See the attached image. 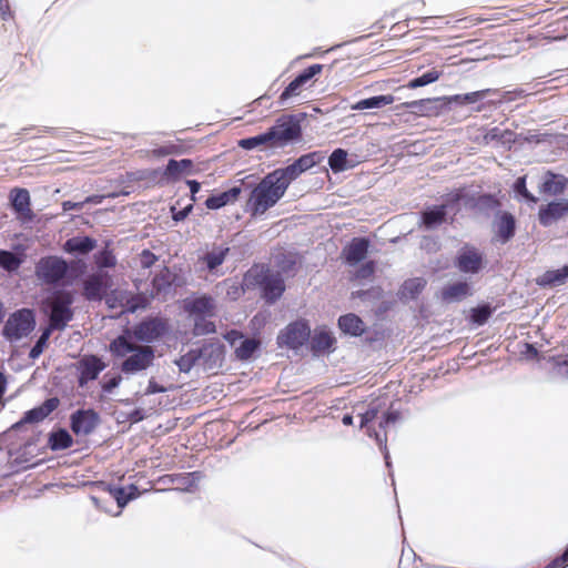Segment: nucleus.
<instances>
[{"instance_id": "obj_33", "label": "nucleus", "mask_w": 568, "mask_h": 568, "mask_svg": "<svg viewBox=\"0 0 568 568\" xmlns=\"http://www.w3.org/2000/svg\"><path fill=\"white\" fill-rule=\"evenodd\" d=\"M261 339L255 337L243 336L239 346L235 347V357L241 362H247L252 359L261 351Z\"/></svg>"}, {"instance_id": "obj_53", "label": "nucleus", "mask_w": 568, "mask_h": 568, "mask_svg": "<svg viewBox=\"0 0 568 568\" xmlns=\"http://www.w3.org/2000/svg\"><path fill=\"white\" fill-rule=\"evenodd\" d=\"M94 262L99 268H111L116 264V258L113 252L109 247L100 250L94 255Z\"/></svg>"}, {"instance_id": "obj_37", "label": "nucleus", "mask_w": 568, "mask_h": 568, "mask_svg": "<svg viewBox=\"0 0 568 568\" xmlns=\"http://www.w3.org/2000/svg\"><path fill=\"white\" fill-rule=\"evenodd\" d=\"M528 93L521 89V88H516L514 90H509V91H500L499 90V93H495L494 95H498V100H488L486 103H479L477 104L475 108H474V111L476 112H481L483 110H485L486 105H494V106H497L499 104H503L505 102H511V101H515V100H518V99H521L524 97H526Z\"/></svg>"}, {"instance_id": "obj_39", "label": "nucleus", "mask_w": 568, "mask_h": 568, "mask_svg": "<svg viewBox=\"0 0 568 568\" xmlns=\"http://www.w3.org/2000/svg\"><path fill=\"white\" fill-rule=\"evenodd\" d=\"M328 165L334 173H341L347 169L354 168V163L348 161V153L342 148L335 149L328 156Z\"/></svg>"}, {"instance_id": "obj_23", "label": "nucleus", "mask_w": 568, "mask_h": 568, "mask_svg": "<svg viewBox=\"0 0 568 568\" xmlns=\"http://www.w3.org/2000/svg\"><path fill=\"white\" fill-rule=\"evenodd\" d=\"M193 166L194 163L191 159H170L163 172L154 170L152 172V178H155L158 174H162V178L165 179L166 182H174L179 180L182 174H193L195 172Z\"/></svg>"}, {"instance_id": "obj_22", "label": "nucleus", "mask_w": 568, "mask_h": 568, "mask_svg": "<svg viewBox=\"0 0 568 568\" xmlns=\"http://www.w3.org/2000/svg\"><path fill=\"white\" fill-rule=\"evenodd\" d=\"M568 214V200H555L539 207V223L547 227Z\"/></svg>"}, {"instance_id": "obj_48", "label": "nucleus", "mask_w": 568, "mask_h": 568, "mask_svg": "<svg viewBox=\"0 0 568 568\" xmlns=\"http://www.w3.org/2000/svg\"><path fill=\"white\" fill-rule=\"evenodd\" d=\"M54 328H51L49 325H47L44 328H42L41 334L37 342L33 344L29 352V357L31 359H37L40 357V355L43 353L44 348L48 345L49 338L51 334L54 332Z\"/></svg>"}, {"instance_id": "obj_38", "label": "nucleus", "mask_w": 568, "mask_h": 568, "mask_svg": "<svg viewBox=\"0 0 568 568\" xmlns=\"http://www.w3.org/2000/svg\"><path fill=\"white\" fill-rule=\"evenodd\" d=\"M395 101L392 94H381L362 99L352 105V110L362 111L368 109H382Z\"/></svg>"}, {"instance_id": "obj_13", "label": "nucleus", "mask_w": 568, "mask_h": 568, "mask_svg": "<svg viewBox=\"0 0 568 568\" xmlns=\"http://www.w3.org/2000/svg\"><path fill=\"white\" fill-rule=\"evenodd\" d=\"M336 337L332 331L325 326H316L314 331L311 329V338L307 343L313 356L318 357L324 354H331L336 348Z\"/></svg>"}, {"instance_id": "obj_46", "label": "nucleus", "mask_w": 568, "mask_h": 568, "mask_svg": "<svg viewBox=\"0 0 568 568\" xmlns=\"http://www.w3.org/2000/svg\"><path fill=\"white\" fill-rule=\"evenodd\" d=\"M200 363V354L196 348L189 349L184 355H181L174 361L181 373H189L195 365Z\"/></svg>"}, {"instance_id": "obj_57", "label": "nucleus", "mask_w": 568, "mask_h": 568, "mask_svg": "<svg viewBox=\"0 0 568 568\" xmlns=\"http://www.w3.org/2000/svg\"><path fill=\"white\" fill-rule=\"evenodd\" d=\"M149 300L143 294H136L126 300L125 312L135 313L138 310L146 308L149 306Z\"/></svg>"}, {"instance_id": "obj_16", "label": "nucleus", "mask_w": 568, "mask_h": 568, "mask_svg": "<svg viewBox=\"0 0 568 568\" xmlns=\"http://www.w3.org/2000/svg\"><path fill=\"white\" fill-rule=\"evenodd\" d=\"M183 308L190 317L215 316L216 301L210 294L203 293L201 295L186 297L183 301Z\"/></svg>"}, {"instance_id": "obj_9", "label": "nucleus", "mask_w": 568, "mask_h": 568, "mask_svg": "<svg viewBox=\"0 0 568 568\" xmlns=\"http://www.w3.org/2000/svg\"><path fill=\"white\" fill-rule=\"evenodd\" d=\"M311 338V325L305 318H297L283 327L276 336L278 348H287L297 352L307 345Z\"/></svg>"}, {"instance_id": "obj_51", "label": "nucleus", "mask_w": 568, "mask_h": 568, "mask_svg": "<svg viewBox=\"0 0 568 568\" xmlns=\"http://www.w3.org/2000/svg\"><path fill=\"white\" fill-rule=\"evenodd\" d=\"M439 77H440V72L432 69V70L426 71L422 75H418V77L409 80L408 83L406 84V88H408V89L422 88V87H425V85L436 82L439 79Z\"/></svg>"}, {"instance_id": "obj_60", "label": "nucleus", "mask_w": 568, "mask_h": 568, "mask_svg": "<svg viewBox=\"0 0 568 568\" xmlns=\"http://www.w3.org/2000/svg\"><path fill=\"white\" fill-rule=\"evenodd\" d=\"M514 191L517 195L523 196L527 202H537V197L532 195L526 187V178L520 176L514 184Z\"/></svg>"}, {"instance_id": "obj_42", "label": "nucleus", "mask_w": 568, "mask_h": 568, "mask_svg": "<svg viewBox=\"0 0 568 568\" xmlns=\"http://www.w3.org/2000/svg\"><path fill=\"white\" fill-rule=\"evenodd\" d=\"M426 282L422 277L406 280L400 287V295L410 300H416L425 288Z\"/></svg>"}, {"instance_id": "obj_58", "label": "nucleus", "mask_w": 568, "mask_h": 568, "mask_svg": "<svg viewBox=\"0 0 568 568\" xmlns=\"http://www.w3.org/2000/svg\"><path fill=\"white\" fill-rule=\"evenodd\" d=\"M22 429H13V424L0 434V449L12 448L18 445L16 436Z\"/></svg>"}, {"instance_id": "obj_17", "label": "nucleus", "mask_w": 568, "mask_h": 568, "mask_svg": "<svg viewBox=\"0 0 568 568\" xmlns=\"http://www.w3.org/2000/svg\"><path fill=\"white\" fill-rule=\"evenodd\" d=\"M10 206L17 217L22 222H30L34 217L31 210L30 193L27 189L14 187L9 194Z\"/></svg>"}, {"instance_id": "obj_18", "label": "nucleus", "mask_w": 568, "mask_h": 568, "mask_svg": "<svg viewBox=\"0 0 568 568\" xmlns=\"http://www.w3.org/2000/svg\"><path fill=\"white\" fill-rule=\"evenodd\" d=\"M371 246V241L366 236L353 237L342 251L344 262L349 266H356L363 262Z\"/></svg>"}, {"instance_id": "obj_36", "label": "nucleus", "mask_w": 568, "mask_h": 568, "mask_svg": "<svg viewBox=\"0 0 568 568\" xmlns=\"http://www.w3.org/2000/svg\"><path fill=\"white\" fill-rule=\"evenodd\" d=\"M273 178H277V182L280 185H283L285 187V191L288 189L290 184L295 181L301 174L304 172L302 171L301 166L298 165L297 161L294 160L293 163L288 164L285 168L276 169L272 172H270Z\"/></svg>"}, {"instance_id": "obj_15", "label": "nucleus", "mask_w": 568, "mask_h": 568, "mask_svg": "<svg viewBox=\"0 0 568 568\" xmlns=\"http://www.w3.org/2000/svg\"><path fill=\"white\" fill-rule=\"evenodd\" d=\"M60 405L57 396L47 398L42 404L23 413L22 417L13 424V429H23L28 424H38L44 420Z\"/></svg>"}, {"instance_id": "obj_10", "label": "nucleus", "mask_w": 568, "mask_h": 568, "mask_svg": "<svg viewBox=\"0 0 568 568\" xmlns=\"http://www.w3.org/2000/svg\"><path fill=\"white\" fill-rule=\"evenodd\" d=\"M454 266L463 274L477 275L486 266L485 254L471 244H464L454 257Z\"/></svg>"}, {"instance_id": "obj_45", "label": "nucleus", "mask_w": 568, "mask_h": 568, "mask_svg": "<svg viewBox=\"0 0 568 568\" xmlns=\"http://www.w3.org/2000/svg\"><path fill=\"white\" fill-rule=\"evenodd\" d=\"M326 158V152L317 150L301 155L296 159L298 165L303 172L311 170L312 168L321 164Z\"/></svg>"}, {"instance_id": "obj_3", "label": "nucleus", "mask_w": 568, "mask_h": 568, "mask_svg": "<svg viewBox=\"0 0 568 568\" xmlns=\"http://www.w3.org/2000/svg\"><path fill=\"white\" fill-rule=\"evenodd\" d=\"M277 178H273L267 173L258 184H256L248 196L246 202V211L252 216L264 214L267 210L273 207L285 194V187L280 185Z\"/></svg>"}, {"instance_id": "obj_35", "label": "nucleus", "mask_w": 568, "mask_h": 568, "mask_svg": "<svg viewBox=\"0 0 568 568\" xmlns=\"http://www.w3.org/2000/svg\"><path fill=\"white\" fill-rule=\"evenodd\" d=\"M501 203L496 195L490 193H484L474 199L471 207L480 214L489 216L491 212L495 214L500 210Z\"/></svg>"}, {"instance_id": "obj_47", "label": "nucleus", "mask_w": 568, "mask_h": 568, "mask_svg": "<svg viewBox=\"0 0 568 568\" xmlns=\"http://www.w3.org/2000/svg\"><path fill=\"white\" fill-rule=\"evenodd\" d=\"M463 196L462 191L448 193L445 196L444 202L439 204L444 207V212L447 216L452 213L450 222L454 221L455 215L460 211V201Z\"/></svg>"}, {"instance_id": "obj_52", "label": "nucleus", "mask_w": 568, "mask_h": 568, "mask_svg": "<svg viewBox=\"0 0 568 568\" xmlns=\"http://www.w3.org/2000/svg\"><path fill=\"white\" fill-rule=\"evenodd\" d=\"M366 429V434L374 438L376 444L378 445L381 452L383 453V456H384V459H385V465L387 468H390L392 467V463H390V456H389V452L387 449V445H386V442H387V436L386 434H384L383 436L381 435L379 432H377L375 428L373 427H364Z\"/></svg>"}, {"instance_id": "obj_50", "label": "nucleus", "mask_w": 568, "mask_h": 568, "mask_svg": "<svg viewBox=\"0 0 568 568\" xmlns=\"http://www.w3.org/2000/svg\"><path fill=\"white\" fill-rule=\"evenodd\" d=\"M172 286L171 274L168 268L160 272L152 278V288L155 295L168 293Z\"/></svg>"}, {"instance_id": "obj_7", "label": "nucleus", "mask_w": 568, "mask_h": 568, "mask_svg": "<svg viewBox=\"0 0 568 568\" xmlns=\"http://www.w3.org/2000/svg\"><path fill=\"white\" fill-rule=\"evenodd\" d=\"M246 277L253 278V284L258 286L261 297L267 305H273L285 292L283 276L280 273L272 272L266 265L250 270Z\"/></svg>"}, {"instance_id": "obj_26", "label": "nucleus", "mask_w": 568, "mask_h": 568, "mask_svg": "<svg viewBox=\"0 0 568 568\" xmlns=\"http://www.w3.org/2000/svg\"><path fill=\"white\" fill-rule=\"evenodd\" d=\"M241 193L242 186L234 185L226 191L209 195L204 202V205L209 210H220L226 205L234 204L239 200Z\"/></svg>"}, {"instance_id": "obj_41", "label": "nucleus", "mask_w": 568, "mask_h": 568, "mask_svg": "<svg viewBox=\"0 0 568 568\" xmlns=\"http://www.w3.org/2000/svg\"><path fill=\"white\" fill-rule=\"evenodd\" d=\"M514 135H515V133L509 129L500 130L499 128L494 126V128L487 130V132L484 134L483 139L486 144H489L491 142L506 144V143H513L515 141Z\"/></svg>"}, {"instance_id": "obj_64", "label": "nucleus", "mask_w": 568, "mask_h": 568, "mask_svg": "<svg viewBox=\"0 0 568 568\" xmlns=\"http://www.w3.org/2000/svg\"><path fill=\"white\" fill-rule=\"evenodd\" d=\"M568 566V546L561 555L554 558L544 568H566Z\"/></svg>"}, {"instance_id": "obj_54", "label": "nucleus", "mask_w": 568, "mask_h": 568, "mask_svg": "<svg viewBox=\"0 0 568 568\" xmlns=\"http://www.w3.org/2000/svg\"><path fill=\"white\" fill-rule=\"evenodd\" d=\"M304 85L302 78L296 75L282 91L280 95V103L284 104L288 99L297 95Z\"/></svg>"}, {"instance_id": "obj_63", "label": "nucleus", "mask_w": 568, "mask_h": 568, "mask_svg": "<svg viewBox=\"0 0 568 568\" xmlns=\"http://www.w3.org/2000/svg\"><path fill=\"white\" fill-rule=\"evenodd\" d=\"M122 382V376L116 374L105 379L101 384L103 393L111 394Z\"/></svg>"}, {"instance_id": "obj_55", "label": "nucleus", "mask_w": 568, "mask_h": 568, "mask_svg": "<svg viewBox=\"0 0 568 568\" xmlns=\"http://www.w3.org/2000/svg\"><path fill=\"white\" fill-rule=\"evenodd\" d=\"M108 491L116 501L119 508L123 509L130 503V497L126 494L125 486L108 485Z\"/></svg>"}, {"instance_id": "obj_25", "label": "nucleus", "mask_w": 568, "mask_h": 568, "mask_svg": "<svg viewBox=\"0 0 568 568\" xmlns=\"http://www.w3.org/2000/svg\"><path fill=\"white\" fill-rule=\"evenodd\" d=\"M473 286L467 281H456L445 285L440 291V297L445 303H456L473 295Z\"/></svg>"}, {"instance_id": "obj_43", "label": "nucleus", "mask_w": 568, "mask_h": 568, "mask_svg": "<svg viewBox=\"0 0 568 568\" xmlns=\"http://www.w3.org/2000/svg\"><path fill=\"white\" fill-rule=\"evenodd\" d=\"M229 247H214L203 256L206 268L212 272L223 264L229 253Z\"/></svg>"}, {"instance_id": "obj_6", "label": "nucleus", "mask_w": 568, "mask_h": 568, "mask_svg": "<svg viewBox=\"0 0 568 568\" xmlns=\"http://www.w3.org/2000/svg\"><path fill=\"white\" fill-rule=\"evenodd\" d=\"M73 295L68 291H59L44 302V312L49 318V326L57 331H63L73 318Z\"/></svg>"}, {"instance_id": "obj_20", "label": "nucleus", "mask_w": 568, "mask_h": 568, "mask_svg": "<svg viewBox=\"0 0 568 568\" xmlns=\"http://www.w3.org/2000/svg\"><path fill=\"white\" fill-rule=\"evenodd\" d=\"M111 285L112 281L108 273L93 274L84 282L83 295L88 301H101Z\"/></svg>"}, {"instance_id": "obj_30", "label": "nucleus", "mask_w": 568, "mask_h": 568, "mask_svg": "<svg viewBox=\"0 0 568 568\" xmlns=\"http://www.w3.org/2000/svg\"><path fill=\"white\" fill-rule=\"evenodd\" d=\"M337 326L344 334L353 337L362 336L366 331L363 320L354 313L341 315L337 320Z\"/></svg>"}, {"instance_id": "obj_61", "label": "nucleus", "mask_w": 568, "mask_h": 568, "mask_svg": "<svg viewBox=\"0 0 568 568\" xmlns=\"http://www.w3.org/2000/svg\"><path fill=\"white\" fill-rule=\"evenodd\" d=\"M324 65L320 63L312 64L305 68L302 72L297 74L298 78H302L303 83L306 84L314 77L320 74L323 71Z\"/></svg>"}, {"instance_id": "obj_62", "label": "nucleus", "mask_w": 568, "mask_h": 568, "mask_svg": "<svg viewBox=\"0 0 568 568\" xmlns=\"http://www.w3.org/2000/svg\"><path fill=\"white\" fill-rule=\"evenodd\" d=\"M379 409L376 406L369 405L365 413L361 414L359 428L367 427L378 416Z\"/></svg>"}, {"instance_id": "obj_56", "label": "nucleus", "mask_w": 568, "mask_h": 568, "mask_svg": "<svg viewBox=\"0 0 568 568\" xmlns=\"http://www.w3.org/2000/svg\"><path fill=\"white\" fill-rule=\"evenodd\" d=\"M495 93H499L498 89H484L474 92L464 93V103L466 104H477L481 102L489 95Z\"/></svg>"}, {"instance_id": "obj_32", "label": "nucleus", "mask_w": 568, "mask_h": 568, "mask_svg": "<svg viewBox=\"0 0 568 568\" xmlns=\"http://www.w3.org/2000/svg\"><path fill=\"white\" fill-rule=\"evenodd\" d=\"M300 256L295 252H281L275 255L274 263L277 267V272L281 275H295L297 272V265L300 264Z\"/></svg>"}, {"instance_id": "obj_2", "label": "nucleus", "mask_w": 568, "mask_h": 568, "mask_svg": "<svg viewBox=\"0 0 568 568\" xmlns=\"http://www.w3.org/2000/svg\"><path fill=\"white\" fill-rule=\"evenodd\" d=\"M114 358H123L120 371L124 375H135L151 367L155 359V348L151 345L136 346L126 336L118 335L108 346Z\"/></svg>"}, {"instance_id": "obj_31", "label": "nucleus", "mask_w": 568, "mask_h": 568, "mask_svg": "<svg viewBox=\"0 0 568 568\" xmlns=\"http://www.w3.org/2000/svg\"><path fill=\"white\" fill-rule=\"evenodd\" d=\"M568 281V264L557 270H548L536 278L539 287H556L564 285Z\"/></svg>"}, {"instance_id": "obj_34", "label": "nucleus", "mask_w": 568, "mask_h": 568, "mask_svg": "<svg viewBox=\"0 0 568 568\" xmlns=\"http://www.w3.org/2000/svg\"><path fill=\"white\" fill-rule=\"evenodd\" d=\"M72 445L73 438L63 427L52 429L48 435V447L53 452L68 449Z\"/></svg>"}, {"instance_id": "obj_12", "label": "nucleus", "mask_w": 568, "mask_h": 568, "mask_svg": "<svg viewBox=\"0 0 568 568\" xmlns=\"http://www.w3.org/2000/svg\"><path fill=\"white\" fill-rule=\"evenodd\" d=\"M101 418L93 408H79L70 415V429L75 436H88L100 425Z\"/></svg>"}, {"instance_id": "obj_4", "label": "nucleus", "mask_w": 568, "mask_h": 568, "mask_svg": "<svg viewBox=\"0 0 568 568\" xmlns=\"http://www.w3.org/2000/svg\"><path fill=\"white\" fill-rule=\"evenodd\" d=\"M34 274L41 283L52 286L69 284L77 277L74 266L58 255L40 257L36 263Z\"/></svg>"}, {"instance_id": "obj_21", "label": "nucleus", "mask_w": 568, "mask_h": 568, "mask_svg": "<svg viewBox=\"0 0 568 568\" xmlns=\"http://www.w3.org/2000/svg\"><path fill=\"white\" fill-rule=\"evenodd\" d=\"M440 97L414 100L403 103V108L419 116H438L444 113Z\"/></svg>"}, {"instance_id": "obj_19", "label": "nucleus", "mask_w": 568, "mask_h": 568, "mask_svg": "<svg viewBox=\"0 0 568 568\" xmlns=\"http://www.w3.org/2000/svg\"><path fill=\"white\" fill-rule=\"evenodd\" d=\"M105 368V364L98 355L83 357L79 362L78 385L84 387L88 383L95 381Z\"/></svg>"}, {"instance_id": "obj_8", "label": "nucleus", "mask_w": 568, "mask_h": 568, "mask_svg": "<svg viewBox=\"0 0 568 568\" xmlns=\"http://www.w3.org/2000/svg\"><path fill=\"white\" fill-rule=\"evenodd\" d=\"M36 325L34 311L23 307L8 316L2 327V336L8 342L16 343L29 336L36 328Z\"/></svg>"}, {"instance_id": "obj_29", "label": "nucleus", "mask_w": 568, "mask_h": 568, "mask_svg": "<svg viewBox=\"0 0 568 568\" xmlns=\"http://www.w3.org/2000/svg\"><path fill=\"white\" fill-rule=\"evenodd\" d=\"M568 186V178L564 174L546 172L540 184V192L549 195H560Z\"/></svg>"}, {"instance_id": "obj_14", "label": "nucleus", "mask_w": 568, "mask_h": 568, "mask_svg": "<svg viewBox=\"0 0 568 568\" xmlns=\"http://www.w3.org/2000/svg\"><path fill=\"white\" fill-rule=\"evenodd\" d=\"M494 240L500 244H507L516 235L517 220L508 211H498L493 221Z\"/></svg>"}, {"instance_id": "obj_49", "label": "nucleus", "mask_w": 568, "mask_h": 568, "mask_svg": "<svg viewBox=\"0 0 568 568\" xmlns=\"http://www.w3.org/2000/svg\"><path fill=\"white\" fill-rule=\"evenodd\" d=\"M493 307L488 303L479 304L471 308L470 321L471 323L480 326L488 322L493 315Z\"/></svg>"}, {"instance_id": "obj_1", "label": "nucleus", "mask_w": 568, "mask_h": 568, "mask_svg": "<svg viewBox=\"0 0 568 568\" xmlns=\"http://www.w3.org/2000/svg\"><path fill=\"white\" fill-rule=\"evenodd\" d=\"M305 113L280 116L265 132L239 140L237 145L246 151L258 146L285 148L302 140V121Z\"/></svg>"}, {"instance_id": "obj_59", "label": "nucleus", "mask_w": 568, "mask_h": 568, "mask_svg": "<svg viewBox=\"0 0 568 568\" xmlns=\"http://www.w3.org/2000/svg\"><path fill=\"white\" fill-rule=\"evenodd\" d=\"M353 297L362 301H377L383 296V290L379 286H373L368 290H359L352 293Z\"/></svg>"}, {"instance_id": "obj_40", "label": "nucleus", "mask_w": 568, "mask_h": 568, "mask_svg": "<svg viewBox=\"0 0 568 568\" xmlns=\"http://www.w3.org/2000/svg\"><path fill=\"white\" fill-rule=\"evenodd\" d=\"M204 475L200 470L175 475L172 481H176L181 485L182 491L192 493L197 487V484L203 479Z\"/></svg>"}, {"instance_id": "obj_27", "label": "nucleus", "mask_w": 568, "mask_h": 568, "mask_svg": "<svg viewBox=\"0 0 568 568\" xmlns=\"http://www.w3.org/2000/svg\"><path fill=\"white\" fill-rule=\"evenodd\" d=\"M14 251L0 250V267L8 273L17 272L26 261V247L22 244L14 245Z\"/></svg>"}, {"instance_id": "obj_5", "label": "nucleus", "mask_w": 568, "mask_h": 568, "mask_svg": "<svg viewBox=\"0 0 568 568\" xmlns=\"http://www.w3.org/2000/svg\"><path fill=\"white\" fill-rule=\"evenodd\" d=\"M170 333V324L166 318L159 315H150L142 318L132 327H125L120 336H126L130 341L150 345L162 339Z\"/></svg>"}, {"instance_id": "obj_28", "label": "nucleus", "mask_w": 568, "mask_h": 568, "mask_svg": "<svg viewBox=\"0 0 568 568\" xmlns=\"http://www.w3.org/2000/svg\"><path fill=\"white\" fill-rule=\"evenodd\" d=\"M98 245L95 239L82 235L68 239L63 244V251L71 255H88Z\"/></svg>"}, {"instance_id": "obj_24", "label": "nucleus", "mask_w": 568, "mask_h": 568, "mask_svg": "<svg viewBox=\"0 0 568 568\" xmlns=\"http://www.w3.org/2000/svg\"><path fill=\"white\" fill-rule=\"evenodd\" d=\"M447 220L448 216L439 204L427 205L419 212V225L427 231L438 229Z\"/></svg>"}, {"instance_id": "obj_11", "label": "nucleus", "mask_w": 568, "mask_h": 568, "mask_svg": "<svg viewBox=\"0 0 568 568\" xmlns=\"http://www.w3.org/2000/svg\"><path fill=\"white\" fill-rule=\"evenodd\" d=\"M196 349L200 354V363L205 371L219 369L223 366L225 346L220 339H205Z\"/></svg>"}, {"instance_id": "obj_44", "label": "nucleus", "mask_w": 568, "mask_h": 568, "mask_svg": "<svg viewBox=\"0 0 568 568\" xmlns=\"http://www.w3.org/2000/svg\"><path fill=\"white\" fill-rule=\"evenodd\" d=\"M213 316H197L193 318L192 334L194 336H204L216 333V325L210 321Z\"/></svg>"}]
</instances>
